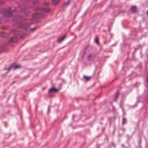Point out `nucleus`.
<instances>
[{
    "mask_svg": "<svg viewBox=\"0 0 148 148\" xmlns=\"http://www.w3.org/2000/svg\"><path fill=\"white\" fill-rule=\"evenodd\" d=\"M15 10H12L10 9L8 10L6 9H2L1 10V12L4 15L7 16H10L12 15V11Z\"/></svg>",
    "mask_w": 148,
    "mask_h": 148,
    "instance_id": "1",
    "label": "nucleus"
},
{
    "mask_svg": "<svg viewBox=\"0 0 148 148\" xmlns=\"http://www.w3.org/2000/svg\"><path fill=\"white\" fill-rule=\"evenodd\" d=\"M58 90V89H56V88H52L49 90V93L51 92H57Z\"/></svg>",
    "mask_w": 148,
    "mask_h": 148,
    "instance_id": "2",
    "label": "nucleus"
},
{
    "mask_svg": "<svg viewBox=\"0 0 148 148\" xmlns=\"http://www.w3.org/2000/svg\"><path fill=\"white\" fill-rule=\"evenodd\" d=\"M66 35H65L64 36L62 37L59 38L57 40V42L59 43H60L61 42L62 40L65 38L66 37Z\"/></svg>",
    "mask_w": 148,
    "mask_h": 148,
    "instance_id": "3",
    "label": "nucleus"
},
{
    "mask_svg": "<svg viewBox=\"0 0 148 148\" xmlns=\"http://www.w3.org/2000/svg\"><path fill=\"white\" fill-rule=\"evenodd\" d=\"M20 65H16L15 66H11L9 67L8 68V70H10L12 68H13L14 69H16L20 68Z\"/></svg>",
    "mask_w": 148,
    "mask_h": 148,
    "instance_id": "4",
    "label": "nucleus"
},
{
    "mask_svg": "<svg viewBox=\"0 0 148 148\" xmlns=\"http://www.w3.org/2000/svg\"><path fill=\"white\" fill-rule=\"evenodd\" d=\"M10 41L13 42H16L17 41V39L16 37H14L10 39Z\"/></svg>",
    "mask_w": 148,
    "mask_h": 148,
    "instance_id": "5",
    "label": "nucleus"
},
{
    "mask_svg": "<svg viewBox=\"0 0 148 148\" xmlns=\"http://www.w3.org/2000/svg\"><path fill=\"white\" fill-rule=\"evenodd\" d=\"M83 78L85 79V81H87L90 80V79L91 78V77L88 76H83Z\"/></svg>",
    "mask_w": 148,
    "mask_h": 148,
    "instance_id": "6",
    "label": "nucleus"
},
{
    "mask_svg": "<svg viewBox=\"0 0 148 148\" xmlns=\"http://www.w3.org/2000/svg\"><path fill=\"white\" fill-rule=\"evenodd\" d=\"M131 10L133 12H135L136 11V8L135 6L132 7L131 8Z\"/></svg>",
    "mask_w": 148,
    "mask_h": 148,
    "instance_id": "7",
    "label": "nucleus"
},
{
    "mask_svg": "<svg viewBox=\"0 0 148 148\" xmlns=\"http://www.w3.org/2000/svg\"><path fill=\"white\" fill-rule=\"evenodd\" d=\"M126 122V119L125 118H123L122 120V124L123 125L125 124Z\"/></svg>",
    "mask_w": 148,
    "mask_h": 148,
    "instance_id": "8",
    "label": "nucleus"
},
{
    "mask_svg": "<svg viewBox=\"0 0 148 148\" xmlns=\"http://www.w3.org/2000/svg\"><path fill=\"white\" fill-rule=\"evenodd\" d=\"M35 18H40L42 17L41 15L38 14H36L34 16Z\"/></svg>",
    "mask_w": 148,
    "mask_h": 148,
    "instance_id": "9",
    "label": "nucleus"
},
{
    "mask_svg": "<svg viewBox=\"0 0 148 148\" xmlns=\"http://www.w3.org/2000/svg\"><path fill=\"white\" fill-rule=\"evenodd\" d=\"M42 11H43L45 12H48L50 10L49 9H45V8L42 9Z\"/></svg>",
    "mask_w": 148,
    "mask_h": 148,
    "instance_id": "10",
    "label": "nucleus"
},
{
    "mask_svg": "<svg viewBox=\"0 0 148 148\" xmlns=\"http://www.w3.org/2000/svg\"><path fill=\"white\" fill-rule=\"evenodd\" d=\"M29 25H22V26H21L22 27L23 29H27L28 26Z\"/></svg>",
    "mask_w": 148,
    "mask_h": 148,
    "instance_id": "11",
    "label": "nucleus"
},
{
    "mask_svg": "<svg viewBox=\"0 0 148 148\" xmlns=\"http://www.w3.org/2000/svg\"><path fill=\"white\" fill-rule=\"evenodd\" d=\"M54 4H57L59 1V0H52Z\"/></svg>",
    "mask_w": 148,
    "mask_h": 148,
    "instance_id": "12",
    "label": "nucleus"
},
{
    "mask_svg": "<svg viewBox=\"0 0 148 148\" xmlns=\"http://www.w3.org/2000/svg\"><path fill=\"white\" fill-rule=\"evenodd\" d=\"M34 6H36L38 5V3L37 1H36L34 3Z\"/></svg>",
    "mask_w": 148,
    "mask_h": 148,
    "instance_id": "13",
    "label": "nucleus"
},
{
    "mask_svg": "<svg viewBox=\"0 0 148 148\" xmlns=\"http://www.w3.org/2000/svg\"><path fill=\"white\" fill-rule=\"evenodd\" d=\"M119 92H117L116 94H115V98H116H116L118 97V96H119Z\"/></svg>",
    "mask_w": 148,
    "mask_h": 148,
    "instance_id": "14",
    "label": "nucleus"
},
{
    "mask_svg": "<svg viewBox=\"0 0 148 148\" xmlns=\"http://www.w3.org/2000/svg\"><path fill=\"white\" fill-rule=\"evenodd\" d=\"M95 42L97 43H98L99 42L98 39L97 38H96L95 40Z\"/></svg>",
    "mask_w": 148,
    "mask_h": 148,
    "instance_id": "15",
    "label": "nucleus"
},
{
    "mask_svg": "<svg viewBox=\"0 0 148 148\" xmlns=\"http://www.w3.org/2000/svg\"><path fill=\"white\" fill-rule=\"evenodd\" d=\"M69 4V3H65L64 5H68Z\"/></svg>",
    "mask_w": 148,
    "mask_h": 148,
    "instance_id": "16",
    "label": "nucleus"
},
{
    "mask_svg": "<svg viewBox=\"0 0 148 148\" xmlns=\"http://www.w3.org/2000/svg\"><path fill=\"white\" fill-rule=\"evenodd\" d=\"M35 28H35V27L34 28H33V29H32V30L33 31H34V30H35Z\"/></svg>",
    "mask_w": 148,
    "mask_h": 148,
    "instance_id": "17",
    "label": "nucleus"
},
{
    "mask_svg": "<svg viewBox=\"0 0 148 148\" xmlns=\"http://www.w3.org/2000/svg\"><path fill=\"white\" fill-rule=\"evenodd\" d=\"M147 15L148 17V10L147 12Z\"/></svg>",
    "mask_w": 148,
    "mask_h": 148,
    "instance_id": "18",
    "label": "nucleus"
},
{
    "mask_svg": "<svg viewBox=\"0 0 148 148\" xmlns=\"http://www.w3.org/2000/svg\"><path fill=\"white\" fill-rule=\"evenodd\" d=\"M90 56H91V55H89V57H90Z\"/></svg>",
    "mask_w": 148,
    "mask_h": 148,
    "instance_id": "19",
    "label": "nucleus"
},
{
    "mask_svg": "<svg viewBox=\"0 0 148 148\" xmlns=\"http://www.w3.org/2000/svg\"><path fill=\"white\" fill-rule=\"evenodd\" d=\"M45 89V88H43V89H43V90H44V89Z\"/></svg>",
    "mask_w": 148,
    "mask_h": 148,
    "instance_id": "20",
    "label": "nucleus"
},
{
    "mask_svg": "<svg viewBox=\"0 0 148 148\" xmlns=\"http://www.w3.org/2000/svg\"><path fill=\"white\" fill-rule=\"evenodd\" d=\"M14 30H13V31H12V32H14Z\"/></svg>",
    "mask_w": 148,
    "mask_h": 148,
    "instance_id": "21",
    "label": "nucleus"
}]
</instances>
